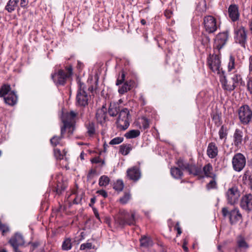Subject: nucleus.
<instances>
[{"label": "nucleus", "mask_w": 252, "mask_h": 252, "mask_svg": "<svg viewBox=\"0 0 252 252\" xmlns=\"http://www.w3.org/2000/svg\"><path fill=\"white\" fill-rule=\"evenodd\" d=\"M114 220L117 227H123L126 225H133L135 222V212L132 211L128 212L125 210H120L118 215L115 217Z\"/></svg>", "instance_id": "1"}, {"label": "nucleus", "mask_w": 252, "mask_h": 252, "mask_svg": "<svg viewBox=\"0 0 252 252\" xmlns=\"http://www.w3.org/2000/svg\"><path fill=\"white\" fill-rule=\"evenodd\" d=\"M72 74V68L71 66L65 67V71L63 69H60L51 74V78L54 83L57 86L64 85L67 78Z\"/></svg>", "instance_id": "2"}, {"label": "nucleus", "mask_w": 252, "mask_h": 252, "mask_svg": "<svg viewBox=\"0 0 252 252\" xmlns=\"http://www.w3.org/2000/svg\"><path fill=\"white\" fill-rule=\"evenodd\" d=\"M9 85L4 84L0 88V97L4 96L5 102L10 105H14L17 101V96L14 91L10 92Z\"/></svg>", "instance_id": "3"}, {"label": "nucleus", "mask_w": 252, "mask_h": 252, "mask_svg": "<svg viewBox=\"0 0 252 252\" xmlns=\"http://www.w3.org/2000/svg\"><path fill=\"white\" fill-rule=\"evenodd\" d=\"M207 64L213 72L219 74L220 76L224 72L221 66L220 57L219 55L210 54L207 58Z\"/></svg>", "instance_id": "4"}, {"label": "nucleus", "mask_w": 252, "mask_h": 252, "mask_svg": "<svg viewBox=\"0 0 252 252\" xmlns=\"http://www.w3.org/2000/svg\"><path fill=\"white\" fill-rule=\"evenodd\" d=\"M130 120V115L129 110L126 108L122 109L120 111L116 122L117 127L121 130L126 129L129 126Z\"/></svg>", "instance_id": "5"}, {"label": "nucleus", "mask_w": 252, "mask_h": 252, "mask_svg": "<svg viewBox=\"0 0 252 252\" xmlns=\"http://www.w3.org/2000/svg\"><path fill=\"white\" fill-rule=\"evenodd\" d=\"M238 113L239 119L242 125H248L252 121V109L248 105L240 106Z\"/></svg>", "instance_id": "6"}, {"label": "nucleus", "mask_w": 252, "mask_h": 252, "mask_svg": "<svg viewBox=\"0 0 252 252\" xmlns=\"http://www.w3.org/2000/svg\"><path fill=\"white\" fill-rule=\"evenodd\" d=\"M76 113L73 111H71L65 114V118H63V126L61 128V134H63L66 129L68 130L69 135L73 133L74 129V123Z\"/></svg>", "instance_id": "7"}, {"label": "nucleus", "mask_w": 252, "mask_h": 252, "mask_svg": "<svg viewBox=\"0 0 252 252\" xmlns=\"http://www.w3.org/2000/svg\"><path fill=\"white\" fill-rule=\"evenodd\" d=\"M78 89L76 94V102L78 105L85 106L88 104V100L90 97L85 91V85L81 81L78 83Z\"/></svg>", "instance_id": "8"}, {"label": "nucleus", "mask_w": 252, "mask_h": 252, "mask_svg": "<svg viewBox=\"0 0 252 252\" xmlns=\"http://www.w3.org/2000/svg\"><path fill=\"white\" fill-rule=\"evenodd\" d=\"M221 212L223 217L229 216V221L231 225L236 224L240 221H242V215L237 208L229 211L227 208L223 207L222 208Z\"/></svg>", "instance_id": "9"}, {"label": "nucleus", "mask_w": 252, "mask_h": 252, "mask_svg": "<svg viewBox=\"0 0 252 252\" xmlns=\"http://www.w3.org/2000/svg\"><path fill=\"white\" fill-rule=\"evenodd\" d=\"M234 39L244 48L246 47L247 39V31L243 26H237L234 29Z\"/></svg>", "instance_id": "10"}, {"label": "nucleus", "mask_w": 252, "mask_h": 252, "mask_svg": "<svg viewBox=\"0 0 252 252\" xmlns=\"http://www.w3.org/2000/svg\"><path fill=\"white\" fill-rule=\"evenodd\" d=\"M246 164V159L244 155L237 153L234 155L232 159V164L234 169L236 172L241 171Z\"/></svg>", "instance_id": "11"}, {"label": "nucleus", "mask_w": 252, "mask_h": 252, "mask_svg": "<svg viewBox=\"0 0 252 252\" xmlns=\"http://www.w3.org/2000/svg\"><path fill=\"white\" fill-rule=\"evenodd\" d=\"M203 24L206 31L209 33L215 32L218 29L216 19L213 16H205L204 18Z\"/></svg>", "instance_id": "12"}, {"label": "nucleus", "mask_w": 252, "mask_h": 252, "mask_svg": "<svg viewBox=\"0 0 252 252\" xmlns=\"http://www.w3.org/2000/svg\"><path fill=\"white\" fill-rule=\"evenodd\" d=\"M240 193L236 186H233L229 189L226 192V196L228 203L231 205H234L239 200Z\"/></svg>", "instance_id": "13"}, {"label": "nucleus", "mask_w": 252, "mask_h": 252, "mask_svg": "<svg viewBox=\"0 0 252 252\" xmlns=\"http://www.w3.org/2000/svg\"><path fill=\"white\" fill-rule=\"evenodd\" d=\"M240 206L242 210L248 213L252 211V193H247L242 196L240 199Z\"/></svg>", "instance_id": "14"}, {"label": "nucleus", "mask_w": 252, "mask_h": 252, "mask_svg": "<svg viewBox=\"0 0 252 252\" xmlns=\"http://www.w3.org/2000/svg\"><path fill=\"white\" fill-rule=\"evenodd\" d=\"M228 32L225 31L219 33L216 37L214 43V48L217 49L218 52L224 46L228 39Z\"/></svg>", "instance_id": "15"}, {"label": "nucleus", "mask_w": 252, "mask_h": 252, "mask_svg": "<svg viewBox=\"0 0 252 252\" xmlns=\"http://www.w3.org/2000/svg\"><path fill=\"white\" fill-rule=\"evenodd\" d=\"M220 81L221 84L222 88L228 92H232L236 88L235 86L233 83L231 79L230 78L228 80L224 75V72L220 76Z\"/></svg>", "instance_id": "16"}, {"label": "nucleus", "mask_w": 252, "mask_h": 252, "mask_svg": "<svg viewBox=\"0 0 252 252\" xmlns=\"http://www.w3.org/2000/svg\"><path fill=\"white\" fill-rule=\"evenodd\" d=\"M9 244L13 248L14 252L19 251L18 247L24 244V238L20 234L16 233L9 241Z\"/></svg>", "instance_id": "17"}, {"label": "nucleus", "mask_w": 252, "mask_h": 252, "mask_svg": "<svg viewBox=\"0 0 252 252\" xmlns=\"http://www.w3.org/2000/svg\"><path fill=\"white\" fill-rule=\"evenodd\" d=\"M243 132L242 130L236 128L233 135V145L237 148H240L243 141Z\"/></svg>", "instance_id": "18"}, {"label": "nucleus", "mask_w": 252, "mask_h": 252, "mask_svg": "<svg viewBox=\"0 0 252 252\" xmlns=\"http://www.w3.org/2000/svg\"><path fill=\"white\" fill-rule=\"evenodd\" d=\"M95 118L97 122L103 125L106 121L107 108L105 105H103L100 109H98L96 112Z\"/></svg>", "instance_id": "19"}, {"label": "nucleus", "mask_w": 252, "mask_h": 252, "mask_svg": "<svg viewBox=\"0 0 252 252\" xmlns=\"http://www.w3.org/2000/svg\"><path fill=\"white\" fill-rule=\"evenodd\" d=\"M126 173L129 179L134 181H137L141 177L140 169L136 166H133L131 168L128 169Z\"/></svg>", "instance_id": "20"}, {"label": "nucleus", "mask_w": 252, "mask_h": 252, "mask_svg": "<svg viewBox=\"0 0 252 252\" xmlns=\"http://www.w3.org/2000/svg\"><path fill=\"white\" fill-rule=\"evenodd\" d=\"M135 82L133 80H130L126 81L123 84L120 86L118 89V92L121 94H123L130 90L134 87Z\"/></svg>", "instance_id": "21"}, {"label": "nucleus", "mask_w": 252, "mask_h": 252, "mask_svg": "<svg viewBox=\"0 0 252 252\" xmlns=\"http://www.w3.org/2000/svg\"><path fill=\"white\" fill-rule=\"evenodd\" d=\"M228 12L229 17L233 22L238 20L239 17V13L238 11V7L235 4H231L229 6Z\"/></svg>", "instance_id": "22"}, {"label": "nucleus", "mask_w": 252, "mask_h": 252, "mask_svg": "<svg viewBox=\"0 0 252 252\" xmlns=\"http://www.w3.org/2000/svg\"><path fill=\"white\" fill-rule=\"evenodd\" d=\"M218 147L214 142L209 143L207 149V154L210 158H216L218 155Z\"/></svg>", "instance_id": "23"}, {"label": "nucleus", "mask_w": 252, "mask_h": 252, "mask_svg": "<svg viewBox=\"0 0 252 252\" xmlns=\"http://www.w3.org/2000/svg\"><path fill=\"white\" fill-rule=\"evenodd\" d=\"M202 172V173L204 174V175H202L201 174L200 177L202 178L204 177L207 178L215 177L217 175L216 174L213 172V167L210 163L204 166Z\"/></svg>", "instance_id": "24"}, {"label": "nucleus", "mask_w": 252, "mask_h": 252, "mask_svg": "<svg viewBox=\"0 0 252 252\" xmlns=\"http://www.w3.org/2000/svg\"><path fill=\"white\" fill-rule=\"evenodd\" d=\"M58 178L57 187L55 189V191L57 194H61L66 188V184L63 181V177L62 174H58L57 176Z\"/></svg>", "instance_id": "25"}, {"label": "nucleus", "mask_w": 252, "mask_h": 252, "mask_svg": "<svg viewBox=\"0 0 252 252\" xmlns=\"http://www.w3.org/2000/svg\"><path fill=\"white\" fill-rule=\"evenodd\" d=\"M242 180L244 184L248 185L252 190V171L250 170H246L243 175Z\"/></svg>", "instance_id": "26"}, {"label": "nucleus", "mask_w": 252, "mask_h": 252, "mask_svg": "<svg viewBox=\"0 0 252 252\" xmlns=\"http://www.w3.org/2000/svg\"><path fill=\"white\" fill-rule=\"evenodd\" d=\"M119 104L117 102H110L108 110V113L110 116L115 117L117 115L120 111Z\"/></svg>", "instance_id": "27"}, {"label": "nucleus", "mask_w": 252, "mask_h": 252, "mask_svg": "<svg viewBox=\"0 0 252 252\" xmlns=\"http://www.w3.org/2000/svg\"><path fill=\"white\" fill-rule=\"evenodd\" d=\"M230 79H231L233 83L235 86L236 88L239 85H242L243 81V79L241 76V74L237 72L234 71L233 73H232L230 74Z\"/></svg>", "instance_id": "28"}, {"label": "nucleus", "mask_w": 252, "mask_h": 252, "mask_svg": "<svg viewBox=\"0 0 252 252\" xmlns=\"http://www.w3.org/2000/svg\"><path fill=\"white\" fill-rule=\"evenodd\" d=\"M187 167L186 170L189 174H192L194 176H199L200 177L201 175L202 174L201 169L195 165L189 164Z\"/></svg>", "instance_id": "29"}, {"label": "nucleus", "mask_w": 252, "mask_h": 252, "mask_svg": "<svg viewBox=\"0 0 252 252\" xmlns=\"http://www.w3.org/2000/svg\"><path fill=\"white\" fill-rule=\"evenodd\" d=\"M132 149L133 146L131 144H123L120 146L119 152L123 156H126Z\"/></svg>", "instance_id": "30"}, {"label": "nucleus", "mask_w": 252, "mask_h": 252, "mask_svg": "<svg viewBox=\"0 0 252 252\" xmlns=\"http://www.w3.org/2000/svg\"><path fill=\"white\" fill-rule=\"evenodd\" d=\"M18 2L19 0H9L5 7V9L9 13L12 12L15 10Z\"/></svg>", "instance_id": "31"}, {"label": "nucleus", "mask_w": 252, "mask_h": 252, "mask_svg": "<svg viewBox=\"0 0 252 252\" xmlns=\"http://www.w3.org/2000/svg\"><path fill=\"white\" fill-rule=\"evenodd\" d=\"M171 175L175 179H180L183 175L182 171L178 167H173L170 169Z\"/></svg>", "instance_id": "32"}, {"label": "nucleus", "mask_w": 252, "mask_h": 252, "mask_svg": "<svg viewBox=\"0 0 252 252\" xmlns=\"http://www.w3.org/2000/svg\"><path fill=\"white\" fill-rule=\"evenodd\" d=\"M140 134V132L139 130L133 129L126 132L125 136L126 138L131 139L136 138L139 136Z\"/></svg>", "instance_id": "33"}, {"label": "nucleus", "mask_w": 252, "mask_h": 252, "mask_svg": "<svg viewBox=\"0 0 252 252\" xmlns=\"http://www.w3.org/2000/svg\"><path fill=\"white\" fill-rule=\"evenodd\" d=\"M237 246L239 248L247 249L249 247L248 244L246 243L245 238L242 236H239L237 241Z\"/></svg>", "instance_id": "34"}, {"label": "nucleus", "mask_w": 252, "mask_h": 252, "mask_svg": "<svg viewBox=\"0 0 252 252\" xmlns=\"http://www.w3.org/2000/svg\"><path fill=\"white\" fill-rule=\"evenodd\" d=\"M62 249L64 251H68L72 248L71 239L70 238H65L62 244Z\"/></svg>", "instance_id": "35"}, {"label": "nucleus", "mask_w": 252, "mask_h": 252, "mask_svg": "<svg viewBox=\"0 0 252 252\" xmlns=\"http://www.w3.org/2000/svg\"><path fill=\"white\" fill-rule=\"evenodd\" d=\"M236 66L235 59L234 57L230 55L229 58V61L227 64L228 71L230 72L235 69Z\"/></svg>", "instance_id": "36"}, {"label": "nucleus", "mask_w": 252, "mask_h": 252, "mask_svg": "<svg viewBox=\"0 0 252 252\" xmlns=\"http://www.w3.org/2000/svg\"><path fill=\"white\" fill-rule=\"evenodd\" d=\"M141 246L148 247L153 245L152 240L148 237L144 236L140 239Z\"/></svg>", "instance_id": "37"}, {"label": "nucleus", "mask_w": 252, "mask_h": 252, "mask_svg": "<svg viewBox=\"0 0 252 252\" xmlns=\"http://www.w3.org/2000/svg\"><path fill=\"white\" fill-rule=\"evenodd\" d=\"M124 187V184L122 180H117L113 184V189L117 191H122Z\"/></svg>", "instance_id": "38"}, {"label": "nucleus", "mask_w": 252, "mask_h": 252, "mask_svg": "<svg viewBox=\"0 0 252 252\" xmlns=\"http://www.w3.org/2000/svg\"><path fill=\"white\" fill-rule=\"evenodd\" d=\"M87 129V133L90 136H93L95 132L94 124L92 122H89L86 125Z\"/></svg>", "instance_id": "39"}, {"label": "nucleus", "mask_w": 252, "mask_h": 252, "mask_svg": "<svg viewBox=\"0 0 252 252\" xmlns=\"http://www.w3.org/2000/svg\"><path fill=\"white\" fill-rule=\"evenodd\" d=\"M211 180L206 185V188L207 189H215L217 188V175L215 177H211Z\"/></svg>", "instance_id": "40"}, {"label": "nucleus", "mask_w": 252, "mask_h": 252, "mask_svg": "<svg viewBox=\"0 0 252 252\" xmlns=\"http://www.w3.org/2000/svg\"><path fill=\"white\" fill-rule=\"evenodd\" d=\"M219 138L221 140L224 139V142L227 138V132L226 128L224 126H222L219 131Z\"/></svg>", "instance_id": "41"}, {"label": "nucleus", "mask_w": 252, "mask_h": 252, "mask_svg": "<svg viewBox=\"0 0 252 252\" xmlns=\"http://www.w3.org/2000/svg\"><path fill=\"white\" fill-rule=\"evenodd\" d=\"M110 179L107 176L103 175L101 176L99 179L98 184L100 186L106 187L109 183Z\"/></svg>", "instance_id": "42"}, {"label": "nucleus", "mask_w": 252, "mask_h": 252, "mask_svg": "<svg viewBox=\"0 0 252 252\" xmlns=\"http://www.w3.org/2000/svg\"><path fill=\"white\" fill-rule=\"evenodd\" d=\"M131 198V194L129 192H125L124 195L121 197L120 199V202L121 204H125L128 202V201Z\"/></svg>", "instance_id": "43"}, {"label": "nucleus", "mask_w": 252, "mask_h": 252, "mask_svg": "<svg viewBox=\"0 0 252 252\" xmlns=\"http://www.w3.org/2000/svg\"><path fill=\"white\" fill-rule=\"evenodd\" d=\"M141 125L142 126L140 128H143L144 130L148 129L150 126L149 120L146 117H142L141 118Z\"/></svg>", "instance_id": "44"}, {"label": "nucleus", "mask_w": 252, "mask_h": 252, "mask_svg": "<svg viewBox=\"0 0 252 252\" xmlns=\"http://www.w3.org/2000/svg\"><path fill=\"white\" fill-rule=\"evenodd\" d=\"M125 79V72L123 71H122L121 72V75H119L117 78L116 85L117 86H119V85L122 84L124 83Z\"/></svg>", "instance_id": "45"}, {"label": "nucleus", "mask_w": 252, "mask_h": 252, "mask_svg": "<svg viewBox=\"0 0 252 252\" xmlns=\"http://www.w3.org/2000/svg\"><path fill=\"white\" fill-rule=\"evenodd\" d=\"M63 135L61 134V136H54L50 140V142L52 145L54 146H56L59 144L60 141L63 137Z\"/></svg>", "instance_id": "46"}, {"label": "nucleus", "mask_w": 252, "mask_h": 252, "mask_svg": "<svg viewBox=\"0 0 252 252\" xmlns=\"http://www.w3.org/2000/svg\"><path fill=\"white\" fill-rule=\"evenodd\" d=\"M124 140V138L122 137H117L112 139L109 142L110 145H117L121 143Z\"/></svg>", "instance_id": "47"}, {"label": "nucleus", "mask_w": 252, "mask_h": 252, "mask_svg": "<svg viewBox=\"0 0 252 252\" xmlns=\"http://www.w3.org/2000/svg\"><path fill=\"white\" fill-rule=\"evenodd\" d=\"M177 164L178 166H179V167L182 170H184V169L186 170L187 168V166L189 165V163H185L184 162L183 160L181 158H180L178 160V161L177 162Z\"/></svg>", "instance_id": "48"}, {"label": "nucleus", "mask_w": 252, "mask_h": 252, "mask_svg": "<svg viewBox=\"0 0 252 252\" xmlns=\"http://www.w3.org/2000/svg\"><path fill=\"white\" fill-rule=\"evenodd\" d=\"M83 197V194L81 193V194H77L75 198H74L73 201V203L74 204H78L81 203L82 199Z\"/></svg>", "instance_id": "49"}, {"label": "nucleus", "mask_w": 252, "mask_h": 252, "mask_svg": "<svg viewBox=\"0 0 252 252\" xmlns=\"http://www.w3.org/2000/svg\"><path fill=\"white\" fill-rule=\"evenodd\" d=\"M247 87L248 91L252 94V76L248 77Z\"/></svg>", "instance_id": "50"}, {"label": "nucleus", "mask_w": 252, "mask_h": 252, "mask_svg": "<svg viewBox=\"0 0 252 252\" xmlns=\"http://www.w3.org/2000/svg\"><path fill=\"white\" fill-rule=\"evenodd\" d=\"M54 156L57 159H62L63 158V155L62 154L61 151L58 149H54Z\"/></svg>", "instance_id": "51"}, {"label": "nucleus", "mask_w": 252, "mask_h": 252, "mask_svg": "<svg viewBox=\"0 0 252 252\" xmlns=\"http://www.w3.org/2000/svg\"><path fill=\"white\" fill-rule=\"evenodd\" d=\"M92 244L91 243H86L81 245L80 250H85L86 249H91L92 248Z\"/></svg>", "instance_id": "52"}, {"label": "nucleus", "mask_w": 252, "mask_h": 252, "mask_svg": "<svg viewBox=\"0 0 252 252\" xmlns=\"http://www.w3.org/2000/svg\"><path fill=\"white\" fill-rule=\"evenodd\" d=\"M249 74L252 75V55L250 56L249 58Z\"/></svg>", "instance_id": "53"}, {"label": "nucleus", "mask_w": 252, "mask_h": 252, "mask_svg": "<svg viewBox=\"0 0 252 252\" xmlns=\"http://www.w3.org/2000/svg\"><path fill=\"white\" fill-rule=\"evenodd\" d=\"M96 193L104 198H106L108 196L107 192L103 189L97 190Z\"/></svg>", "instance_id": "54"}, {"label": "nucleus", "mask_w": 252, "mask_h": 252, "mask_svg": "<svg viewBox=\"0 0 252 252\" xmlns=\"http://www.w3.org/2000/svg\"><path fill=\"white\" fill-rule=\"evenodd\" d=\"M175 229H176V230L177 231V236H179V235H181V234L182 233V230H181V227H180V225H179V222H177L175 225Z\"/></svg>", "instance_id": "55"}, {"label": "nucleus", "mask_w": 252, "mask_h": 252, "mask_svg": "<svg viewBox=\"0 0 252 252\" xmlns=\"http://www.w3.org/2000/svg\"><path fill=\"white\" fill-rule=\"evenodd\" d=\"M28 3V0H21L20 5L22 7H26Z\"/></svg>", "instance_id": "56"}, {"label": "nucleus", "mask_w": 252, "mask_h": 252, "mask_svg": "<svg viewBox=\"0 0 252 252\" xmlns=\"http://www.w3.org/2000/svg\"><path fill=\"white\" fill-rule=\"evenodd\" d=\"M93 211H94V216L96 217V218L98 220L100 221V218L99 217V215L97 210L96 209L94 208V209H93Z\"/></svg>", "instance_id": "57"}, {"label": "nucleus", "mask_w": 252, "mask_h": 252, "mask_svg": "<svg viewBox=\"0 0 252 252\" xmlns=\"http://www.w3.org/2000/svg\"><path fill=\"white\" fill-rule=\"evenodd\" d=\"M39 245V243L37 242H33L31 244V246L32 247V251H33L35 248H36Z\"/></svg>", "instance_id": "58"}, {"label": "nucleus", "mask_w": 252, "mask_h": 252, "mask_svg": "<svg viewBox=\"0 0 252 252\" xmlns=\"http://www.w3.org/2000/svg\"><path fill=\"white\" fill-rule=\"evenodd\" d=\"M100 161H101V159L98 158H94L92 160L93 162L96 163H99V162H100Z\"/></svg>", "instance_id": "59"}, {"label": "nucleus", "mask_w": 252, "mask_h": 252, "mask_svg": "<svg viewBox=\"0 0 252 252\" xmlns=\"http://www.w3.org/2000/svg\"><path fill=\"white\" fill-rule=\"evenodd\" d=\"M186 243L185 242L184 243L183 245V249L184 250V251H185L187 252V251H188V248L186 247Z\"/></svg>", "instance_id": "60"}, {"label": "nucleus", "mask_w": 252, "mask_h": 252, "mask_svg": "<svg viewBox=\"0 0 252 252\" xmlns=\"http://www.w3.org/2000/svg\"><path fill=\"white\" fill-rule=\"evenodd\" d=\"M140 22H141V24L143 25H145L146 24V20L145 19H143L141 20Z\"/></svg>", "instance_id": "61"}, {"label": "nucleus", "mask_w": 252, "mask_h": 252, "mask_svg": "<svg viewBox=\"0 0 252 252\" xmlns=\"http://www.w3.org/2000/svg\"><path fill=\"white\" fill-rule=\"evenodd\" d=\"M250 29L251 31L252 34V19L251 21L250 22Z\"/></svg>", "instance_id": "62"}, {"label": "nucleus", "mask_w": 252, "mask_h": 252, "mask_svg": "<svg viewBox=\"0 0 252 252\" xmlns=\"http://www.w3.org/2000/svg\"><path fill=\"white\" fill-rule=\"evenodd\" d=\"M95 198L94 197V198H92L91 199V201L92 203H94L95 202Z\"/></svg>", "instance_id": "63"}, {"label": "nucleus", "mask_w": 252, "mask_h": 252, "mask_svg": "<svg viewBox=\"0 0 252 252\" xmlns=\"http://www.w3.org/2000/svg\"><path fill=\"white\" fill-rule=\"evenodd\" d=\"M80 158H81L82 159H84V153H81V155H80Z\"/></svg>", "instance_id": "64"}]
</instances>
